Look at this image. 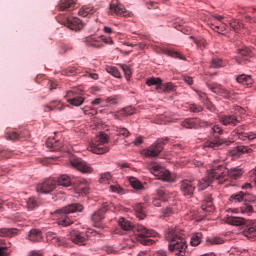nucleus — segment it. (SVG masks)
Listing matches in <instances>:
<instances>
[{
	"label": "nucleus",
	"mask_w": 256,
	"mask_h": 256,
	"mask_svg": "<svg viewBox=\"0 0 256 256\" xmlns=\"http://www.w3.org/2000/svg\"><path fill=\"white\" fill-rule=\"evenodd\" d=\"M241 175H243V170L239 168H232L229 170L223 165H213L211 171L208 172V175L198 182V187L203 191L204 189H207L209 184L213 181L222 184L225 183L229 177H231V179H239Z\"/></svg>",
	"instance_id": "f257e3e1"
},
{
	"label": "nucleus",
	"mask_w": 256,
	"mask_h": 256,
	"mask_svg": "<svg viewBox=\"0 0 256 256\" xmlns=\"http://www.w3.org/2000/svg\"><path fill=\"white\" fill-rule=\"evenodd\" d=\"M165 239L168 241V249L176 256H185L187 251V242L185 233L180 228H169L165 233Z\"/></svg>",
	"instance_id": "f03ea898"
},
{
	"label": "nucleus",
	"mask_w": 256,
	"mask_h": 256,
	"mask_svg": "<svg viewBox=\"0 0 256 256\" xmlns=\"http://www.w3.org/2000/svg\"><path fill=\"white\" fill-rule=\"evenodd\" d=\"M83 211V205L81 204H70L63 208L62 210L55 211L52 215L57 217L58 225H62V227H69L72 225L73 220H71V213H81Z\"/></svg>",
	"instance_id": "7ed1b4c3"
},
{
	"label": "nucleus",
	"mask_w": 256,
	"mask_h": 256,
	"mask_svg": "<svg viewBox=\"0 0 256 256\" xmlns=\"http://www.w3.org/2000/svg\"><path fill=\"white\" fill-rule=\"evenodd\" d=\"M224 221L228 223V225H234L239 227L241 225H246V229L244 230V235L248 239H256V224L251 220H245L243 217L237 216H226Z\"/></svg>",
	"instance_id": "20e7f679"
},
{
	"label": "nucleus",
	"mask_w": 256,
	"mask_h": 256,
	"mask_svg": "<svg viewBox=\"0 0 256 256\" xmlns=\"http://www.w3.org/2000/svg\"><path fill=\"white\" fill-rule=\"evenodd\" d=\"M134 229L136 231V240L142 245H153L155 240L149 237H157L159 235L155 230L147 229L143 225H137Z\"/></svg>",
	"instance_id": "39448f33"
},
{
	"label": "nucleus",
	"mask_w": 256,
	"mask_h": 256,
	"mask_svg": "<svg viewBox=\"0 0 256 256\" xmlns=\"http://www.w3.org/2000/svg\"><path fill=\"white\" fill-rule=\"evenodd\" d=\"M109 135L101 132L99 135V141L97 143H92L88 147V151L95 153L96 155H104V153H109Z\"/></svg>",
	"instance_id": "423d86ee"
},
{
	"label": "nucleus",
	"mask_w": 256,
	"mask_h": 256,
	"mask_svg": "<svg viewBox=\"0 0 256 256\" xmlns=\"http://www.w3.org/2000/svg\"><path fill=\"white\" fill-rule=\"evenodd\" d=\"M147 169L152 173V175H154V177H158L160 181H166L168 183L173 181L171 173L157 162L149 163Z\"/></svg>",
	"instance_id": "0eeeda50"
},
{
	"label": "nucleus",
	"mask_w": 256,
	"mask_h": 256,
	"mask_svg": "<svg viewBox=\"0 0 256 256\" xmlns=\"http://www.w3.org/2000/svg\"><path fill=\"white\" fill-rule=\"evenodd\" d=\"M103 43H105L106 45H113V39L107 36H100V37L90 36L86 38V45H88V47L101 49V47H103Z\"/></svg>",
	"instance_id": "6e6552de"
},
{
	"label": "nucleus",
	"mask_w": 256,
	"mask_h": 256,
	"mask_svg": "<svg viewBox=\"0 0 256 256\" xmlns=\"http://www.w3.org/2000/svg\"><path fill=\"white\" fill-rule=\"evenodd\" d=\"M164 145L165 139L158 140L147 149H144L142 153L144 157H158L161 151H163Z\"/></svg>",
	"instance_id": "1a4fd4ad"
},
{
	"label": "nucleus",
	"mask_w": 256,
	"mask_h": 256,
	"mask_svg": "<svg viewBox=\"0 0 256 256\" xmlns=\"http://www.w3.org/2000/svg\"><path fill=\"white\" fill-rule=\"evenodd\" d=\"M110 15H119L120 17H131L132 13L125 9L119 0H112L110 3Z\"/></svg>",
	"instance_id": "9d476101"
},
{
	"label": "nucleus",
	"mask_w": 256,
	"mask_h": 256,
	"mask_svg": "<svg viewBox=\"0 0 256 256\" xmlns=\"http://www.w3.org/2000/svg\"><path fill=\"white\" fill-rule=\"evenodd\" d=\"M55 187H57V180H55V178H49L38 184L36 191L37 193H43L44 195H47V193H51Z\"/></svg>",
	"instance_id": "9b49d317"
},
{
	"label": "nucleus",
	"mask_w": 256,
	"mask_h": 256,
	"mask_svg": "<svg viewBox=\"0 0 256 256\" xmlns=\"http://www.w3.org/2000/svg\"><path fill=\"white\" fill-rule=\"evenodd\" d=\"M70 163L72 167L80 171V173H93V167L81 158H72Z\"/></svg>",
	"instance_id": "f8f14e48"
},
{
	"label": "nucleus",
	"mask_w": 256,
	"mask_h": 256,
	"mask_svg": "<svg viewBox=\"0 0 256 256\" xmlns=\"http://www.w3.org/2000/svg\"><path fill=\"white\" fill-rule=\"evenodd\" d=\"M180 191L185 197H193L195 193V181L193 180H182L180 183Z\"/></svg>",
	"instance_id": "ddd939ff"
},
{
	"label": "nucleus",
	"mask_w": 256,
	"mask_h": 256,
	"mask_svg": "<svg viewBox=\"0 0 256 256\" xmlns=\"http://www.w3.org/2000/svg\"><path fill=\"white\" fill-rule=\"evenodd\" d=\"M68 239H71L76 245H87L88 239L87 235L81 233L77 230H72L68 236Z\"/></svg>",
	"instance_id": "4468645a"
},
{
	"label": "nucleus",
	"mask_w": 256,
	"mask_h": 256,
	"mask_svg": "<svg viewBox=\"0 0 256 256\" xmlns=\"http://www.w3.org/2000/svg\"><path fill=\"white\" fill-rule=\"evenodd\" d=\"M67 97L68 103H70V105H73L74 107H81V105H83L85 101V98L78 96L75 90L68 91Z\"/></svg>",
	"instance_id": "2eb2a0df"
},
{
	"label": "nucleus",
	"mask_w": 256,
	"mask_h": 256,
	"mask_svg": "<svg viewBox=\"0 0 256 256\" xmlns=\"http://www.w3.org/2000/svg\"><path fill=\"white\" fill-rule=\"evenodd\" d=\"M220 123L222 125H225L226 127L229 125H232V127H235L239 125V118H237V115L235 114H224L219 117Z\"/></svg>",
	"instance_id": "dca6fc26"
},
{
	"label": "nucleus",
	"mask_w": 256,
	"mask_h": 256,
	"mask_svg": "<svg viewBox=\"0 0 256 256\" xmlns=\"http://www.w3.org/2000/svg\"><path fill=\"white\" fill-rule=\"evenodd\" d=\"M207 87L212 91V93H216V95H221L222 97H229V95H231V92L220 84H207Z\"/></svg>",
	"instance_id": "f3484780"
},
{
	"label": "nucleus",
	"mask_w": 256,
	"mask_h": 256,
	"mask_svg": "<svg viewBox=\"0 0 256 256\" xmlns=\"http://www.w3.org/2000/svg\"><path fill=\"white\" fill-rule=\"evenodd\" d=\"M30 137L29 131L24 130L20 133L16 131H8L6 133V139L9 141H19L20 139H27Z\"/></svg>",
	"instance_id": "a211bd4d"
},
{
	"label": "nucleus",
	"mask_w": 256,
	"mask_h": 256,
	"mask_svg": "<svg viewBox=\"0 0 256 256\" xmlns=\"http://www.w3.org/2000/svg\"><path fill=\"white\" fill-rule=\"evenodd\" d=\"M202 210L207 211L208 213H212V211H215V206L213 205V196L210 193L204 194Z\"/></svg>",
	"instance_id": "6ab92c4d"
},
{
	"label": "nucleus",
	"mask_w": 256,
	"mask_h": 256,
	"mask_svg": "<svg viewBox=\"0 0 256 256\" xmlns=\"http://www.w3.org/2000/svg\"><path fill=\"white\" fill-rule=\"evenodd\" d=\"M66 25L68 29H71L72 31H81V29L85 27V24L79 18L67 19Z\"/></svg>",
	"instance_id": "aec40b11"
},
{
	"label": "nucleus",
	"mask_w": 256,
	"mask_h": 256,
	"mask_svg": "<svg viewBox=\"0 0 256 256\" xmlns=\"http://www.w3.org/2000/svg\"><path fill=\"white\" fill-rule=\"evenodd\" d=\"M235 136L238 137L241 141H253L256 139V135L253 132H243V127H240L234 131Z\"/></svg>",
	"instance_id": "412c9836"
},
{
	"label": "nucleus",
	"mask_w": 256,
	"mask_h": 256,
	"mask_svg": "<svg viewBox=\"0 0 256 256\" xmlns=\"http://www.w3.org/2000/svg\"><path fill=\"white\" fill-rule=\"evenodd\" d=\"M249 55H251V50H249V48L240 49L239 55L236 57L237 63H239V65L247 64V61H249Z\"/></svg>",
	"instance_id": "4be33fe9"
},
{
	"label": "nucleus",
	"mask_w": 256,
	"mask_h": 256,
	"mask_svg": "<svg viewBox=\"0 0 256 256\" xmlns=\"http://www.w3.org/2000/svg\"><path fill=\"white\" fill-rule=\"evenodd\" d=\"M107 204H104L98 211L94 212L92 215L93 223H101L105 219V214L107 213Z\"/></svg>",
	"instance_id": "5701e85b"
},
{
	"label": "nucleus",
	"mask_w": 256,
	"mask_h": 256,
	"mask_svg": "<svg viewBox=\"0 0 256 256\" xmlns=\"http://www.w3.org/2000/svg\"><path fill=\"white\" fill-rule=\"evenodd\" d=\"M77 5V0H60L57 9L59 11H69V9H75Z\"/></svg>",
	"instance_id": "b1692460"
},
{
	"label": "nucleus",
	"mask_w": 256,
	"mask_h": 256,
	"mask_svg": "<svg viewBox=\"0 0 256 256\" xmlns=\"http://www.w3.org/2000/svg\"><path fill=\"white\" fill-rule=\"evenodd\" d=\"M46 147L50 149V151H61V149H63V142L55 140V138H48Z\"/></svg>",
	"instance_id": "393cba45"
},
{
	"label": "nucleus",
	"mask_w": 256,
	"mask_h": 256,
	"mask_svg": "<svg viewBox=\"0 0 256 256\" xmlns=\"http://www.w3.org/2000/svg\"><path fill=\"white\" fill-rule=\"evenodd\" d=\"M65 104L61 101L54 100L47 105H44V111H63Z\"/></svg>",
	"instance_id": "a878e982"
},
{
	"label": "nucleus",
	"mask_w": 256,
	"mask_h": 256,
	"mask_svg": "<svg viewBox=\"0 0 256 256\" xmlns=\"http://www.w3.org/2000/svg\"><path fill=\"white\" fill-rule=\"evenodd\" d=\"M28 241L31 243H39L43 241V233L37 229H32L30 230L28 236H27Z\"/></svg>",
	"instance_id": "bb28decb"
},
{
	"label": "nucleus",
	"mask_w": 256,
	"mask_h": 256,
	"mask_svg": "<svg viewBox=\"0 0 256 256\" xmlns=\"http://www.w3.org/2000/svg\"><path fill=\"white\" fill-rule=\"evenodd\" d=\"M237 83H240L241 85H245L246 87H249V85H253V78L251 75L247 74H241L236 77Z\"/></svg>",
	"instance_id": "cd10ccee"
},
{
	"label": "nucleus",
	"mask_w": 256,
	"mask_h": 256,
	"mask_svg": "<svg viewBox=\"0 0 256 256\" xmlns=\"http://www.w3.org/2000/svg\"><path fill=\"white\" fill-rule=\"evenodd\" d=\"M232 157L239 158L243 153H251V149L247 146H238L231 150Z\"/></svg>",
	"instance_id": "c85d7f7f"
},
{
	"label": "nucleus",
	"mask_w": 256,
	"mask_h": 256,
	"mask_svg": "<svg viewBox=\"0 0 256 256\" xmlns=\"http://www.w3.org/2000/svg\"><path fill=\"white\" fill-rule=\"evenodd\" d=\"M55 181L57 185L62 187H71V177L67 174L60 175Z\"/></svg>",
	"instance_id": "c756f323"
},
{
	"label": "nucleus",
	"mask_w": 256,
	"mask_h": 256,
	"mask_svg": "<svg viewBox=\"0 0 256 256\" xmlns=\"http://www.w3.org/2000/svg\"><path fill=\"white\" fill-rule=\"evenodd\" d=\"M93 13H95L93 6H83L79 10L78 15H80V17H89V15H93Z\"/></svg>",
	"instance_id": "7c9ffc66"
},
{
	"label": "nucleus",
	"mask_w": 256,
	"mask_h": 256,
	"mask_svg": "<svg viewBox=\"0 0 256 256\" xmlns=\"http://www.w3.org/2000/svg\"><path fill=\"white\" fill-rule=\"evenodd\" d=\"M225 143H227L225 139L218 138L213 142H206L204 147H208L210 149H217V147H221V145H225Z\"/></svg>",
	"instance_id": "2f4dec72"
},
{
	"label": "nucleus",
	"mask_w": 256,
	"mask_h": 256,
	"mask_svg": "<svg viewBox=\"0 0 256 256\" xmlns=\"http://www.w3.org/2000/svg\"><path fill=\"white\" fill-rule=\"evenodd\" d=\"M17 229L15 228H2L0 229V237H15Z\"/></svg>",
	"instance_id": "473e14b6"
},
{
	"label": "nucleus",
	"mask_w": 256,
	"mask_h": 256,
	"mask_svg": "<svg viewBox=\"0 0 256 256\" xmlns=\"http://www.w3.org/2000/svg\"><path fill=\"white\" fill-rule=\"evenodd\" d=\"M118 224H119V227L123 229V231H131V229H133V224L125 218H120L118 220Z\"/></svg>",
	"instance_id": "72a5a7b5"
},
{
	"label": "nucleus",
	"mask_w": 256,
	"mask_h": 256,
	"mask_svg": "<svg viewBox=\"0 0 256 256\" xmlns=\"http://www.w3.org/2000/svg\"><path fill=\"white\" fill-rule=\"evenodd\" d=\"M202 239H203V234L201 232L193 234L190 240L192 247H197L198 245H201Z\"/></svg>",
	"instance_id": "f704fd0d"
},
{
	"label": "nucleus",
	"mask_w": 256,
	"mask_h": 256,
	"mask_svg": "<svg viewBox=\"0 0 256 256\" xmlns=\"http://www.w3.org/2000/svg\"><path fill=\"white\" fill-rule=\"evenodd\" d=\"M182 127L185 129H195L196 128V118H188L181 123Z\"/></svg>",
	"instance_id": "c9c22d12"
},
{
	"label": "nucleus",
	"mask_w": 256,
	"mask_h": 256,
	"mask_svg": "<svg viewBox=\"0 0 256 256\" xmlns=\"http://www.w3.org/2000/svg\"><path fill=\"white\" fill-rule=\"evenodd\" d=\"M114 131H116L118 137H129L131 132L127 128L114 126Z\"/></svg>",
	"instance_id": "e433bc0d"
},
{
	"label": "nucleus",
	"mask_w": 256,
	"mask_h": 256,
	"mask_svg": "<svg viewBox=\"0 0 256 256\" xmlns=\"http://www.w3.org/2000/svg\"><path fill=\"white\" fill-rule=\"evenodd\" d=\"M128 181H129L131 187H133V189H137V190L143 189V184H141L139 179H137L135 177H128Z\"/></svg>",
	"instance_id": "4c0bfd02"
},
{
	"label": "nucleus",
	"mask_w": 256,
	"mask_h": 256,
	"mask_svg": "<svg viewBox=\"0 0 256 256\" xmlns=\"http://www.w3.org/2000/svg\"><path fill=\"white\" fill-rule=\"evenodd\" d=\"M48 239H51L52 243H54V245H63V239H61L59 236H57V234L49 232L47 234Z\"/></svg>",
	"instance_id": "58836bf2"
},
{
	"label": "nucleus",
	"mask_w": 256,
	"mask_h": 256,
	"mask_svg": "<svg viewBox=\"0 0 256 256\" xmlns=\"http://www.w3.org/2000/svg\"><path fill=\"white\" fill-rule=\"evenodd\" d=\"M157 196L162 201H167L169 199V191H167L165 188H159L156 190Z\"/></svg>",
	"instance_id": "ea45409f"
},
{
	"label": "nucleus",
	"mask_w": 256,
	"mask_h": 256,
	"mask_svg": "<svg viewBox=\"0 0 256 256\" xmlns=\"http://www.w3.org/2000/svg\"><path fill=\"white\" fill-rule=\"evenodd\" d=\"M247 195H245L243 192L233 194L230 197V201H234V203H241V201H245Z\"/></svg>",
	"instance_id": "a19ab883"
},
{
	"label": "nucleus",
	"mask_w": 256,
	"mask_h": 256,
	"mask_svg": "<svg viewBox=\"0 0 256 256\" xmlns=\"http://www.w3.org/2000/svg\"><path fill=\"white\" fill-rule=\"evenodd\" d=\"M133 113H135V110L133 109V107L128 106L120 110L118 112V115H120L121 117H129L130 115H133Z\"/></svg>",
	"instance_id": "79ce46f5"
},
{
	"label": "nucleus",
	"mask_w": 256,
	"mask_h": 256,
	"mask_svg": "<svg viewBox=\"0 0 256 256\" xmlns=\"http://www.w3.org/2000/svg\"><path fill=\"white\" fill-rule=\"evenodd\" d=\"M106 71L110 75H113V77H116L118 79H120L121 77V72H119V69H117V67L115 66H106Z\"/></svg>",
	"instance_id": "37998d69"
},
{
	"label": "nucleus",
	"mask_w": 256,
	"mask_h": 256,
	"mask_svg": "<svg viewBox=\"0 0 256 256\" xmlns=\"http://www.w3.org/2000/svg\"><path fill=\"white\" fill-rule=\"evenodd\" d=\"M190 39L194 40V43L197 45L198 49H205V47H207L206 39H203V38L197 39L193 36H190Z\"/></svg>",
	"instance_id": "c03bdc74"
},
{
	"label": "nucleus",
	"mask_w": 256,
	"mask_h": 256,
	"mask_svg": "<svg viewBox=\"0 0 256 256\" xmlns=\"http://www.w3.org/2000/svg\"><path fill=\"white\" fill-rule=\"evenodd\" d=\"M165 53L169 57H173L174 59H181L182 61H185V56H183L181 53H179L175 50H166Z\"/></svg>",
	"instance_id": "a18cd8bd"
},
{
	"label": "nucleus",
	"mask_w": 256,
	"mask_h": 256,
	"mask_svg": "<svg viewBox=\"0 0 256 256\" xmlns=\"http://www.w3.org/2000/svg\"><path fill=\"white\" fill-rule=\"evenodd\" d=\"M161 83H162L161 78H155V77L148 79L146 82L148 87H151V85H156V89H159V87H161Z\"/></svg>",
	"instance_id": "49530a36"
},
{
	"label": "nucleus",
	"mask_w": 256,
	"mask_h": 256,
	"mask_svg": "<svg viewBox=\"0 0 256 256\" xmlns=\"http://www.w3.org/2000/svg\"><path fill=\"white\" fill-rule=\"evenodd\" d=\"M135 211L138 219H145V210L143 208V204H137L135 206Z\"/></svg>",
	"instance_id": "de8ad7c7"
},
{
	"label": "nucleus",
	"mask_w": 256,
	"mask_h": 256,
	"mask_svg": "<svg viewBox=\"0 0 256 256\" xmlns=\"http://www.w3.org/2000/svg\"><path fill=\"white\" fill-rule=\"evenodd\" d=\"M230 27L234 31L238 32V31H241V29H243V23H241L239 20H231Z\"/></svg>",
	"instance_id": "09e8293b"
},
{
	"label": "nucleus",
	"mask_w": 256,
	"mask_h": 256,
	"mask_svg": "<svg viewBox=\"0 0 256 256\" xmlns=\"http://www.w3.org/2000/svg\"><path fill=\"white\" fill-rule=\"evenodd\" d=\"M112 178H113V176L111 175V173H109V172L102 173V174H100L99 182L100 183H109V181H111Z\"/></svg>",
	"instance_id": "8fccbe9b"
},
{
	"label": "nucleus",
	"mask_w": 256,
	"mask_h": 256,
	"mask_svg": "<svg viewBox=\"0 0 256 256\" xmlns=\"http://www.w3.org/2000/svg\"><path fill=\"white\" fill-rule=\"evenodd\" d=\"M240 212L246 215H251V213H253V206L249 204H244L240 207Z\"/></svg>",
	"instance_id": "3c124183"
},
{
	"label": "nucleus",
	"mask_w": 256,
	"mask_h": 256,
	"mask_svg": "<svg viewBox=\"0 0 256 256\" xmlns=\"http://www.w3.org/2000/svg\"><path fill=\"white\" fill-rule=\"evenodd\" d=\"M26 206H27V209H29V211H33V209H35V207H37V200H35L34 197L29 198L26 201Z\"/></svg>",
	"instance_id": "603ef678"
},
{
	"label": "nucleus",
	"mask_w": 256,
	"mask_h": 256,
	"mask_svg": "<svg viewBox=\"0 0 256 256\" xmlns=\"http://www.w3.org/2000/svg\"><path fill=\"white\" fill-rule=\"evenodd\" d=\"M75 73H78V70L73 66H70L64 71H62V75H67L68 77H71V75H75Z\"/></svg>",
	"instance_id": "864d4df0"
},
{
	"label": "nucleus",
	"mask_w": 256,
	"mask_h": 256,
	"mask_svg": "<svg viewBox=\"0 0 256 256\" xmlns=\"http://www.w3.org/2000/svg\"><path fill=\"white\" fill-rule=\"evenodd\" d=\"M211 67L213 69H219V67H223V60L220 58H213L211 62Z\"/></svg>",
	"instance_id": "5fc2aeb1"
},
{
	"label": "nucleus",
	"mask_w": 256,
	"mask_h": 256,
	"mask_svg": "<svg viewBox=\"0 0 256 256\" xmlns=\"http://www.w3.org/2000/svg\"><path fill=\"white\" fill-rule=\"evenodd\" d=\"M210 134L211 135H222L223 129H221V127H219V125H215L210 129Z\"/></svg>",
	"instance_id": "6e6d98bb"
},
{
	"label": "nucleus",
	"mask_w": 256,
	"mask_h": 256,
	"mask_svg": "<svg viewBox=\"0 0 256 256\" xmlns=\"http://www.w3.org/2000/svg\"><path fill=\"white\" fill-rule=\"evenodd\" d=\"M82 111L84 115H97V111L89 106L82 108Z\"/></svg>",
	"instance_id": "4d7b16f0"
},
{
	"label": "nucleus",
	"mask_w": 256,
	"mask_h": 256,
	"mask_svg": "<svg viewBox=\"0 0 256 256\" xmlns=\"http://www.w3.org/2000/svg\"><path fill=\"white\" fill-rule=\"evenodd\" d=\"M122 71L127 80L131 79V68L128 65H121Z\"/></svg>",
	"instance_id": "13d9d810"
},
{
	"label": "nucleus",
	"mask_w": 256,
	"mask_h": 256,
	"mask_svg": "<svg viewBox=\"0 0 256 256\" xmlns=\"http://www.w3.org/2000/svg\"><path fill=\"white\" fill-rule=\"evenodd\" d=\"M212 29L216 31V33H223V31L227 29V24L222 23L221 25H214Z\"/></svg>",
	"instance_id": "bf43d9fd"
},
{
	"label": "nucleus",
	"mask_w": 256,
	"mask_h": 256,
	"mask_svg": "<svg viewBox=\"0 0 256 256\" xmlns=\"http://www.w3.org/2000/svg\"><path fill=\"white\" fill-rule=\"evenodd\" d=\"M189 111H191V113H201V111H203V107L197 106V104H190Z\"/></svg>",
	"instance_id": "052dcab7"
},
{
	"label": "nucleus",
	"mask_w": 256,
	"mask_h": 256,
	"mask_svg": "<svg viewBox=\"0 0 256 256\" xmlns=\"http://www.w3.org/2000/svg\"><path fill=\"white\" fill-rule=\"evenodd\" d=\"M211 245H223V243H225V241L223 240V238L220 237H214L208 240Z\"/></svg>",
	"instance_id": "680f3d73"
},
{
	"label": "nucleus",
	"mask_w": 256,
	"mask_h": 256,
	"mask_svg": "<svg viewBox=\"0 0 256 256\" xmlns=\"http://www.w3.org/2000/svg\"><path fill=\"white\" fill-rule=\"evenodd\" d=\"M9 247H11V243L6 246H0V256H9Z\"/></svg>",
	"instance_id": "e2e57ef3"
},
{
	"label": "nucleus",
	"mask_w": 256,
	"mask_h": 256,
	"mask_svg": "<svg viewBox=\"0 0 256 256\" xmlns=\"http://www.w3.org/2000/svg\"><path fill=\"white\" fill-rule=\"evenodd\" d=\"M110 191L112 193H118V195H123V188H121L119 185H111Z\"/></svg>",
	"instance_id": "0e129e2a"
},
{
	"label": "nucleus",
	"mask_w": 256,
	"mask_h": 256,
	"mask_svg": "<svg viewBox=\"0 0 256 256\" xmlns=\"http://www.w3.org/2000/svg\"><path fill=\"white\" fill-rule=\"evenodd\" d=\"M11 157V151L0 149V159H9Z\"/></svg>",
	"instance_id": "69168bd1"
},
{
	"label": "nucleus",
	"mask_w": 256,
	"mask_h": 256,
	"mask_svg": "<svg viewBox=\"0 0 256 256\" xmlns=\"http://www.w3.org/2000/svg\"><path fill=\"white\" fill-rule=\"evenodd\" d=\"M3 205L8 207V209H17V204L13 200L3 201Z\"/></svg>",
	"instance_id": "338daca9"
},
{
	"label": "nucleus",
	"mask_w": 256,
	"mask_h": 256,
	"mask_svg": "<svg viewBox=\"0 0 256 256\" xmlns=\"http://www.w3.org/2000/svg\"><path fill=\"white\" fill-rule=\"evenodd\" d=\"M209 127V122L196 118V127Z\"/></svg>",
	"instance_id": "774afa93"
}]
</instances>
